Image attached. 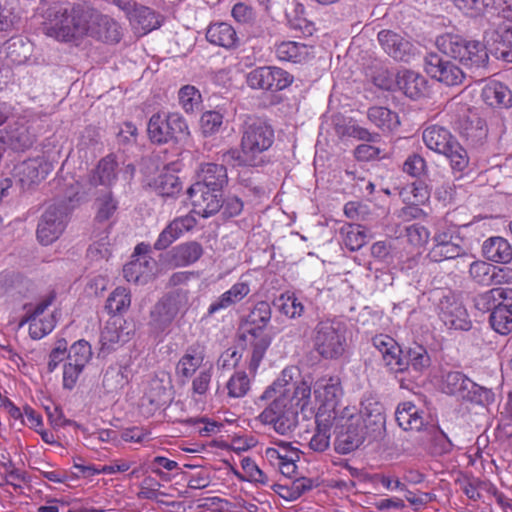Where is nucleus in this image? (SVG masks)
Segmentation results:
<instances>
[{
	"mask_svg": "<svg viewBox=\"0 0 512 512\" xmlns=\"http://www.w3.org/2000/svg\"><path fill=\"white\" fill-rule=\"evenodd\" d=\"M296 374L299 376L295 367L283 369L260 396V400L272 402L258 415V420L264 425H271L281 435L296 428L299 413L306 419L314 416L321 425H328L335 422L343 409L340 406L343 391L339 379H319L312 397L311 382L295 378Z\"/></svg>",
	"mask_w": 512,
	"mask_h": 512,
	"instance_id": "f257e3e1",
	"label": "nucleus"
},
{
	"mask_svg": "<svg viewBox=\"0 0 512 512\" xmlns=\"http://www.w3.org/2000/svg\"><path fill=\"white\" fill-rule=\"evenodd\" d=\"M45 33L64 42L86 35L107 43H117L121 39V28L114 19L71 2L55 7L54 18L46 24Z\"/></svg>",
	"mask_w": 512,
	"mask_h": 512,
	"instance_id": "f03ea898",
	"label": "nucleus"
},
{
	"mask_svg": "<svg viewBox=\"0 0 512 512\" xmlns=\"http://www.w3.org/2000/svg\"><path fill=\"white\" fill-rule=\"evenodd\" d=\"M272 310L266 301L255 304L241 326L239 345L245 352V364L249 374L254 377L271 345L272 336L267 331Z\"/></svg>",
	"mask_w": 512,
	"mask_h": 512,
	"instance_id": "7ed1b4c3",
	"label": "nucleus"
},
{
	"mask_svg": "<svg viewBox=\"0 0 512 512\" xmlns=\"http://www.w3.org/2000/svg\"><path fill=\"white\" fill-rule=\"evenodd\" d=\"M273 140V130L263 121L254 120L246 123L241 139V150L230 149L226 151L222 160L234 167L258 166L263 162V152L271 147Z\"/></svg>",
	"mask_w": 512,
	"mask_h": 512,
	"instance_id": "20e7f679",
	"label": "nucleus"
},
{
	"mask_svg": "<svg viewBox=\"0 0 512 512\" xmlns=\"http://www.w3.org/2000/svg\"><path fill=\"white\" fill-rule=\"evenodd\" d=\"M476 306L480 310L492 311L490 324L501 335L512 331V289L497 287L479 295Z\"/></svg>",
	"mask_w": 512,
	"mask_h": 512,
	"instance_id": "39448f33",
	"label": "nucleus"
},
{
	"mask_svg": "<svg viewBox=\"0 0 512 512\" xmlns=\"http://www.w3.org/2000/svg\"><path fill=\"white\" fill-rule=\"evenodd\" d=\"M436 45L442 53L459 60L466 67L480 68L488 62L487 50L479 41L447 33L436 39Z\"/></svg>",
	"mask_w": 512,
	"mask_h": 512,
	"instance_id": "423d86ee",
	"label": "nucleus"
},
{
	"mask_svg": "<svg viewBox=\"0 0 512 512\" xmlns=\"http://www.w3.org/2000/svg\"><path fill=\"white\" fill-rule=\"evenodd\" d=\"M147 132L153 143L165 144L170 141L186 143L190 129L185 118L178 112H157L148 122Z\"/></svg>",
	"mask_w": 512,
	"mask_h": 512,
	"instance_id": "0eeeda50",
	"label": "nucleus"
},
{
	"mask_svg": "<svg viewBox=\"0 0 512 512\" xmlns=\"http://www.w3.org/2000/svg\"><path fill=\"white\" fill-rule=\"evenodd\" d=\"M333 426L336 433L335 449L341 454L352 452L362 444L367 435H372L359 423L355 407H343Z\"/></svg>",
	"mask_w": 512,
	"mask_h": 512,
	"instance_id": "6e6552de",
	"label": "nucleus"
},
{
	"mask_svg": "<svg viewBox=\"0 0 512 512\" xmlns=\"http://www.w3.org/2000/svg\"><path fill=\"white\" fill-rule=\"evenodd\" d=\"M428 257L434 262H442L454 258H470V255L466 252L458 228L450 225L437 228Z\"/></svg>",
	"mask_w": 512,
	"mask_h": 512,
	"instance_id": "1a4fd4ad",
	"label": "nucleus"
},
{
	"mask_svg": "<svg viewBox=\"0 0 512 512\" xmlns=\"http://www.w3.org/2000/svg\"><path fill=\"white\" fill-rule=\"evenodd\" d=\"M346 343L343 325L336 320H323L315 328L314 346L324 358H336L344 352Z\"/></svg>",
	"mask_w": 512,
	"mask_h": 512,
	"instance_id": "9d476101",
	"label": "nucleus"
},
{
	"mask_svg": "<svg viewBox=\"0 0 512 512\" xmlns=\"http://www.w3.org/2000/svg\"><path fill=\"white\" fill-rule=\"evenodd\" d=\"M190 293L179 288L164 296L152 309L150 324L154 329L164 330L175 317L189 307Z\"/></svg>",
	"mask_w": 512,
	"mask_h": 512,
	"instance_id": "9b49d317",
	"label": "nucleus"
},
{
	"mask_svg": "<svg viewBox=\"0 0 512 512\" xmlns=\"http://www.w3.org/2000/svg\"><path fill=\"white\" fill-rule=\"evenodd\" d=\"M487 9L496 12L502 18L497 25L495 33L496 41L502 45L501 57L507 62H512V0H483Z\"/></svg>",
	"mask_w": 512,
	"mask_h": 512,
	"instance_id": "f8f14e48",
	"label": "nucleus"
},
{
	"mask_svg": "<svg viewBox=\"0 0 512 512\" xmlns=\"http://www.w3.org/2000/svg\"><path fill=\"white\" fill-rule=\"evenodd\" d=\"M293 76L276 66H262L246 75V83L252 89L280 91L293 82Z\"/></svg>",
	"mask_w": 512,
	"mask_h": 512,
	"instance_id": "ddd939ff",
	"label": "nucleus"
},
{
	"mask_svg": "<svg viewBox=\"0 0 512 512\" xmlns=\"http://www.w3.org/2000/svg\"><path fill=\"white\" fill-rule=\"evenodd\" d=\"M157 272V262L149 256V246L141 243L135 247L132 260L123 268L128 282L145 284L153 279Z\"/></svg>",
	"mask_w": 512,
	"mask_h": 512,
	"instance_id": "4468645a",
	"label": "nucleus"
},
{
	"mask_svg": "<svg viewBox=\"0 0 512 512\" xmlns=\"http://www.w3.org/2000/svg\"><path fill=\"white\" fill-rule=\"evenodd\" d=\"M57 311L51 308V300H44L28 310L24 322L29 324V334L33 339H41L48 335L56 326Z\"/></svg>",
	"mask_w": 512,
	"mask_h": 512,
	"instance_id": "2eb2a0df",
	"label": "nucleus"
},
{
	"mask_svg": "<svg viewBox=\"0 0 512 512\" xmlns=\"http://www.w3.org/2000/svg\"><path fill=\"white\" fill-rule=\"evenodd\" d=\"M69 209L63 205H52L42 215L38 224L37 237L44 245L54 242L63 233Z\"/></svg>",
	"mask_w": 512,
	"mask_h": 512,
	"instance_id": "dca6fc26",
	"label": "nucleus"
},
{
	"mask_svg": "<svg viewBox=\"0 0 512 512\" xmlns=\"http://www.w3.org/2000/svg\"><path fill=\"white\" fill-rule=\"evenodd\" d=\"M264 459L279 472L291 478L297 470L296 462L299 460L298 450L291 446L290 443L280 441L275 446L266 447L262 451Z\"/></svg>",
	"mask_w": 512,
	"mask_h": 512,
	"instance_id": "f3484780",
	"label": "nucleus"
},
{
	"mask_svg": "<svg viewBox=\"0 0 512 512\" xmlns=\"http://www.w3.org/2000/svg\"><path fill=\"white\" fill-rule=\"evenodd\" d=\"M192 212L203 218L216 214L223 205L222 192L214 191L200 184H193L188 189Z\"/></svg>",
	"mask_w": 512,
	"mask_h": 512,
	"instance_id": "a211bd4d",
	"label": "nucleus"
},
{
	"mask_svg": "<svg viewBox=\"0 0 512 512\" xmlns=\"http://www.w3.org/2000/svg\"><path fill=\"white\" fill-rule=\"evenodd\" d=\"M425 70L433 79L447 85L457 86L465 79L463 70L453 61L430 55L426 58Z\"/></svg>",
	"mask_w": 512,
	"mask_h": 512,
	"instance_id": "6ab92c4d",
	"label": "nucleus"
},
{
	"mask_svg": "<svg viewBox=\"0 0 512 512\" xmlns=\"http://www.w3.org/2000/svg\"><path fill=\"white\" fill-rule=\"evenodd\" d=\"M438 315L449 329L468 330L471 326L467 310L454 296H444L438 305Z\"/></svg>",
	"mask_w": 512,
	"mask_h": 512,
	"instance_id": "aec40b11",
	"label": "nucleus"
},
{
	"mask_svg": "<svg viewBox=\"0 0 512 512\" xmlns=\"http://www.w3.org/2000/svg\"><path fill=\"white\" fill-rule=\"evenodd\" d=\"M131 336L132 329L128 322L123 318L113 317L106 322L101 332V350L110 352L128 342Z\"/></svg>",
	"mask_w": 512,
	"mask_h": 512,
	"instance_id": "412c9836",
	"label": "nucleus"
},
{
	"mask_svg": "<svg viewBox=\"0 0 512 512\" xmlns=\"http://www.w3.org/2000/svg\"><path fill=\"white\" fill-rule=\"evenodd\" d=\"M52 165L44 157L29 159L18 164L14 175L23 188L38 184L51 172Z\"/></svg>",
	"mask_w": 512,
	"mask_h": 512,
	"instance_id": "4be33fe9",
	"label": "nucleus"
},
{
	"mask_svg": "<svg viewBox=\"0 0 512 512\" xmlns=\"http://www.w3.org/2000/svg\"><path fill=\"white\" fill-rule=\"evenodd\" d=\"M371 434H380L385 426V414L383 405L374 397H365L360 408L357 409V418Z\"/></svg>",
	"mask_w": 512,
	"mask_h": 512,
	"instance_id": "5701e85b",
	"label": "nucleus"
},
{
	"mask_svg": "<svg viewBox=\"0 0 512 512\" xmlns=\"http://www.w3.org/2000/svg\"><path fill=\"white\" fill-rule=\"evenodd\" d=\"M395 418L399 427L405 431L434 430V426L428 423L426 413L412 402L400 403L395 411Z\"/></svg>",
	"mask_w": 512,
	"mask_h": 512,
	"instance_id": "b1692460",
	"label": "nucleus"
},
{
	"mask_svg": "<svg viewBox=\"0 0 512 512\" xmlns=\"http://www.w3.org/2000/svg\"><path fill=\"white\" fill-rule=\"evenodd\" d=\"M373 345L381 353L385 365L395 373L405 371L404 352L398 343L388 335H377L373 338Z\"/></svg>",
	"mask_w": 512,
	"mask_h": 512,
	"instance_id": "393cba45",
	"label": "nucleus"
},
{
	"mask_svg": "<svg viewBox=\"0 0 512 512\" xmlns=\"http://www.w3.org/2000/svg\"><path fill=\"white\" fill-rule=\"evenodd\" d=\"M378 41L384 51L395 60L405 61L413 52V44L408 39L390 30L380 31Z\"/></svg>",
	"mask_w": 512,
	"mask_h": 512,
	"instance_id": "a878e982",
	"label": "nucleus"
},
{
	"mask_svg": "<svg viewBox=\"0 0 512 512\" xmlns=\"http://www.w3.org/2000/svg\"><path fill=\"white\" fill-rule=\"evenodd\" d=\"M196 225V219L193 215L187 214L182 217H178L170 222L165 229L159 234L158 239L154 243V247L157 250L166 249L185 232L190 231Z\"/></svg>",
	"mask_w": 512,
	"mask_h": 512,
	"instance_id": "bb28decb",
	"label": "nucleus"
},
{
	"mask_svg": "<svg viewBox=\"0 0 512 512\" xmlns=\"http://www.w3.org/2000/svg\"><path fill=\"white\" fill-rule=\"evenodd\" d=\"M168 386V377L164 373H162L161 376L155 375L151 377L144 384L141 405H149L152 407V410L165 403L167 398Z\"/></svg>",
	"mask_w": 512,
	"mask_h": 512,
	"instance_id": "cd10ccee",
	"label": "nucleus"
},
{
	"mask_svg": "<svg viewBox=\"0 0 512 512\" xmlns=\"http://www.w3.org/2000/svg\"><path fill=\"white\" fill-rule=\"evenodd\" d=\"M400 196L404 203L410 205L401 210L400 216L406 217L409 215L416 218L421 212L417 206L424 204L429 199V191L422 183H412L401 190Z\"/></svg>",
	"mask_w": 512,
	"mask_h": 512,
	"instance_id": "c85d7f7f",
	"label": "nucleus"
},
{
	"mask_svg": "<svg viewBox=\"0 0 512 512\" xmlns=\"http://www.w3.org/2000/svg\"><path fill=\"white\" fill-rule=\"evenodd\" d=\"M398 88L409 98L419 99L427 92L426 78L412 70H400L396 76Z\"/></svg>",
	"mask_w": 512,
	"mask_h": 512,
	"instance_id": "c756f323",
	"label": "nucleus"
},
{
	"mask_svg": "<svg viewBox=\"0 0 512 512\" xmlns=\"http://www.w3.org/2000/svg\"><path fill=\"white\" fill-rule=\"evenodd\" d=\"M227 183V171L223 165L215 163L202 164L197 173V181L194 184L204 186L214 191L222 192Z\"/></svg>",
	"mask_w": 512,
	"mask_h": 512,
	"instance_id": "7c9ffc66",
	"label": "nucleus"
},
{
	"mask_svg": "<svg viewBox=\"0 0 512 512\" xmlns=\"http://www.w3.org/2000/svg\"><path fill=\"white\" fill-rule=\"evenodd\" d=\"M422 139L428 149L442 155L457 141L446 128L438 125L425 128Z\"/></svg>",
	"mask_w": 512,
	"mask_h": 512,
	"instance_id": "2f4dec72",
	"label": "nucleus"
},
{
	"mask_svg": "<svg viewBox=\"0 0 512 512\" xmlns=\"http://www.w3.org/2000/svg\"><path fill=\"white\" fill-rule=\"evenodd\" d=\"M204 359L203 347L200 345L190 346L177 363V375L185 379L191 378L198 369L208 367L204 364Z\"/></svg>",
	"mask_w": 512,
	"mask_h": 512,
	"instance_id": "473e14b6",
	"label": "nucleus"
},
{
	"mask_svg": "<svg viewBox=\"0 0 512 512\" xmlns=\"http://www.w3.org/2000/svg\"><path fill=\"white\" fill-rule=\"evenodd\" d=\"M483 101L492 107H510L512 105V92L503 83L489 80L482 89Z\"/></svg>",
	"mask_w": 512,
	"mask_h": 512,
	"instance_id": "72a5a7b5",
	"label": "nucleus"
},
{
	"mask_svg": "<svg viewBox=\"0 0 512 512\" xmlns=\"http://www.w3.org/2000/svg\"><path fill=\"white\" fill-rule=\"evenodd\" d=\"M207 40L214 45L231 49L238 44V36L235 29L228 23L211 24L206 32Z\"/></svg>",
	"mask_w": 512,
	"mask_h": 512,
	"instance_id": "f704fd0d",
	"label": "nucleus"
},
{
	"mask_svg": "<svg viewBox=\"0 0 512 512\" xmlns=\"http://www.w3.org/2000/svg\"><path fill=\"white\" fill-rule=\"evenodd\" d=\"M249 292L250 286L248 283L242 281L235 283L229 290L224 292L210 304L208 313L214 314L220 310L227 309L228 307L243 300Z\"/></svg>",
	"mask_w": 512,
	"mask_h": 512,
	"instance_id": "c9c22d12",
	"label": "nucleus"
},
{
	"mask_svg": "<svg viewBox=\"0 0 512 512\" xmlns=\"http://www.w3.org/2000/svg\"><path fill=\"white\" fill-rule=\"evenodd\" d=\"M130 369L127 362L111 364L105 371L103 385L108 392L123 389L130 381Z\"/></svg>",
	"mask_w": 512,
	"mask_h": 512,
	"instance_id": "e433bc0d",
	"label": "nucleus"
},
{
	"mask_svg": "<svg viewBox=\"0 0 512 512\" xmlns=\"http://www.w3.org/2000/svg\"><path fill=\"white\" fill-rule=\"evenodd\" d=\"M483 254L486 259L496 263H507L512 259V248L502 237H491L483 243Z\"/></svg>",
	"mask_w": 512,
	"mask_h": 512,
	"instance_id": "4c0bfd02",
	"label": "nucleus"
},
{
	"mask_svg": "<svg viewBox=\"0 0 512 512\" xmlns=\"http://www.w3.org/2000/svg\"><path fill=\"white\" fill-rule=\"evenodd\" d=\"M275 54L280 61L301 63L310 57L311 48L302 43L284 41L276 46Z\"/></svg>",
	"mask_w": 512,
	"mask_h": 512,
	"instance_id": "58836bf2",
	"label": "nucleus"
},
{
	"mask_svg": "<svg viewBox=\"0 0 512 512\" xmlns=\"http://www.w3.org/2000/svg\"><path fill=\"white\" fill-rule=\"evenodd\" d=\"M469 387H473V381L461 372H449L442 380L441 389L444 393L464 399Z\"/></svg>",
	"mask_w": 512,
	"mask_h": 512,
	"instance_id": "ea45409f",
	"label": "nucleus"
},
{
	"mask_svg": "<svg viewBox=\"0 0 512 512\" xmlns=\"http://www.w3.org/2000/svg\"><path fill=\"white\" fill-rule=\"evenodd\" d=\"M202 247L196 242H189L175 247L171 251L170 262L177 267H185L196 262L202 255Z\"/></svg>",
	"mask_w": 512,
	"mask_h": 512,
	"instance_id": "a19ab883",
	"label": "nucleus"
},
{
	"mask_svg": "<svg viewBox=\"0 0 512 512\" xmlns=\"http://www.w3.org/2000/svg\"><path fill=\"white\" fill-rule=\"evenodd\" d=\"M405 371H413L418 377L430 365V357L423 346L410 347L404 354Z\"/></svg>",
	"mask_w": 512,
	"mask_h": 512,
	"instance_id": "79ce46f5",
	"label": "nucleus"
},
{
	"mask_svg": "<svg viewBox=\"0 0 512 512\" xmlns=\"http://www.w3.org/2000/svg\"><path fill=\"white\" fill-rule=\"evenodd\" d=\"M0 142L15 150H23L33 143V136L24 125L11 130L0 131Z\"/></svg>",
	"mask_w": 512,
	"mask_h": 512,
	"instance_id": "37998d69",
	"label": "nucleus"
},
{
	"mask_svg": "<svg viewBox=\"0 0 512 512\" xmlns=\"http://www.w3.org/2000/svg\"><path fill=\"white\" fill-rule=\"evenodd\" d=\"M116 169H117V163L113 156H107V157L103 158L99 162L92 178L90 179V185L91 186L102 185L105 187H110L111 185H113V183L116 180V177H117Z\"/></svg>",
	"mask_w": 512,
	"mask_h": 512,
	"instance_id": "c03bdc74",
	"label": "nucleus"
},
{
	"mask_svg": "<svg viewBox=\"0 0 512 512\" xmlns=\"http://www.w3.org/2000/svg\"><path fill=\"white\" fill-rule=\"evenodd\" d=\"M369 120L383 132H391L400 125L397 113L386 107H372L368 111Z\"/></svg>",
	"mask_w": 512,
	"mask_h": 512,
	"instance_id": "a18cd8bd",
	"label": "nucleus"
},
{
	"mask_svg": "<svg viewBox=\"0 0 512 512\" xmlns=\"http://www.w3.org/2000/svg\"><path fill=\"white\" fill-rule=\"evenodd\" d=\"M344 245L351 251H356L362 248L368 238L369 234L365 227L361 225L349 224L341 228Z\"/></svg>",
	"mask_w": 512,
	"mask_h": 512,
	"instance_id": "49530a36",
	"label": "nucleus"
},
{
	"mask_svg": "<svg viewBox=\"0 0 512 512\" xmlns=\"http://www.w3.org/2000/svg\"><path fill=\"white\" fill-rule=\"evenodd\" d=\"M312 482L305 477L297 478L286 484L276 485V493L287 501L298 499L305 491L311 489Z\"/></svg>",
	"mask_w": 512,
	"mask_h": 512,
	"instance_id": "de8ad7c7",
	"label": "nucleus"
},
{
	"mask_svg": "<svg viewBox=\"0 0 512 512\" xmlns=\"http://www.w3.org/2000/svg\"><path fill=\"white\" fill-rule=\"evenodd\" d=\"M155 188L164 197H174L180 193L182 186L178 176L166 168L157 177Z\"/></svg>",
	"mask_w": 512,
	"mask_h": 512,
	"instance_id": "09e8293b",
	"label": "nucleus"
},
{
	"mask_svg": "<svg viewBox=\"0 0 512 512\" xmlns=\"http://www.w3.org/2000/svg\"><path fill=\"white\" fill-rule=\"evenodd\" d=\"M251 378L245 371H236L226 383L227 394L231 398L245 397L251 388Z\"/></svg>",
	"mask_w": 512,
	"mask_h": 512,
	"instance_id": "8fccbe9b",
	"label": "nucleus"
},
{
	"mask_svg": "<svg viewBox=\"0 0 512 512\" xmlns=\"http://www.w3.org/2000/svg\"><path fill=\"white\" fill-rule=\"evenodd\" d=\"M131 305L130 291L124 287H117L108 297L105 308L111 314L126 312Z\"/></svg>",
	"mask_w": 512,
	"mask_h": 512,
	"instance_id": "3c124183",
	"label": "nucleus"
},
{
	"mask_svg": "<svg viewBox=\"0 0 512 512\" xmlns=\"http://www.w3.org/2000/svg\"><path fill=\"white\" fill-rule=\"evenodd\" d=\"M179 105L187 113H194L199 110L202 103V96L199 90L192 85H185L178 92Z\"/></svg>",
	"mask_w": 512,
	"mask_h": 512,
	"instance_id": "603ef678",
	"label": "nucleus"
},
{
	"mask_svg": "<svg viewBox=\"0 0 512 512\" xmlns=\"http://www.w3.org/2000/svg\"><path fill=\"white\" fill-rule=\"evenodd\" d=\"M278 307L285 316L295 319L304 313V304L295 293H284L278 298Z\"/></svg>",
	"mask_w": 512,
	"mask_h": 512,
	"instance_id": "864d4df0",
	"label": "nucleus"
},
{
	"mask_svg": "<svg viewBox=\"0 0 512 512\" xmlns=\"http://www.w3.org/2000/svg\"><path fill=\"white\" fill-rule=\"evenodd\" d=\"M494 266L484 261H473L469 264L472 279L481 285H490L494 281Z\"/></svg>",
	"mask_w": 512,
	"mask_h": 512,
	"instance_id": "5fc2aeb1",
	"label": "nucleus"
},
{
	"mask_svg": "<svg viewBox=\"0 0 512 512\" xmlns=\"http://www.w3.org/2000/svg\"><path fill=\"white\" fill-rule=\"evenodd\" d=\"M96 221L105 222L109 220L117 210L118 203L110 192L96 199Z\"/></svg>",
	"mask_w": 512,
	"mask_h": 512,
	"instance_id": "6e6d98bb",
	"label": "nucleus"
},
{
	"mask_svg": "<svg viewBox=\"0 0 512 512\" xmlns=\"http://www.w3.org/2000/svg\"><path fill=\"white\" fill-rule=\"evenodd\" d=\"M450 161L451 168L454 172H464L468 167L469 158L466 150L456 141L451 148L443 154Z\"/></svg>",
	"mask_w": 512,
	"mask_h": 512,
	"instance_id": "4d7b16f0",
	"label": "nucleus"
},
{
	"mask_svg": "<svg viewBox=\"0 0 512 512\" xmlns=\"http://www.w3.org/2000/svg\"><path fill=\"white\" fill-rule=\"evenodd\" d=\"M223 124V115L219 111H206L200 118V129L204 136L218 133Z\"/></svg>",
	"mask_w": 512,
	"mask_h": 512,
	"instance_id": "13d9d810",
	"label": "nucleus"
},
{
	"mask_svg": "<svg viewBox=\"0 0 512 512\" xmlns=\"http://www.w3.org/2000/svg\"><path fill=\"white\" fill-rule=\"evenodd\" d=\"M92 357L91 345L86 340L76 341L69 350L68 361L85 367Z\"/></svg>",
	"mask_w": 512,
	"mask_h": 512,
	"instance_id": "bf43d9fd",
	"label": "nucleus"
},
{
	"mask_svg": "<svg viewBox=\"0 0 512 512\" xmlns=\"http://www.w3.org/2000/svg\"><path fill=\"white\" fill-rule=\"evenodd\" d=\"M317 429L309 442V447L315 452H324L330 446V428L334 423L321 425L317 420Z\"/></svg>",
	"mask_w": 512,
	"mask_h": 512,
	"instance_id": "052dcab7",
	"label": "nucleus"
},
{
	"mask_svg": "<svg viewBox=\"0 0 512 512\" xmlns=\"http://www.w3.org/2000/svg\"><path fill=\"white\" fill-rule=\"evenodd\" d=\"M111 255V244L108 234L102 233L97 239L93 241L88 249V256L91 260L98 261L101 259H108Z\"/></svg>",
	"mask_w": 512,
	"mask_h": 512,
	"instance_id": "680f3d73",
	"label": "nucleus"
},
{
	"mask_svg": "<svg viewBox=\"0 0 512 512\" xmlns=\"http://www.w3.org/2000/svg\"><path fill=\"white\" fill-rule=\"evenodd\" d=\"M406 237L408 242L416 247H424L430 238L429 230L420 224H412L406 228Z\"/></svg>",
	"mask_w": 512,
	"mask_h": 512,
	"instance_id": "e2e57ef3",
	"label": "nucleus"
},
{
	"mask_svg": "<svg viewBox=\"0 0 512 512\" xmlns=\"http://www.w3.org/2000/svg\"><path fill=\"white\" fill-rule=\"evenodd\" d=\"M463 400L485 406L494 401V393L492 390L473 382V387H469L467 396Z\"/></svg>",
	"mask_w": 512,
	"mask_h": 512,
	"instance_id": "0e129e2a",
	"label": "nucleus"
},
{
	"mask_svg": "<svg viewBox=\"0 0 512 512\" xmlns=\"http://www.w3.org/2000/svg\"><path fill=\"white\" fill-rule=\"evenodd\" d=\"M132 18L136 20L139 25H141V28L145 33L157 28L159 25L154 11L148 7H140L135 9Z\"/></svg>",
	"mask_w": 512,
	"mask_h": 512,
	"instance_id": "69168bd1",
	"label": "nucleus"
},
{
	"mask_svg": "<svg viewBox=\"0 0 512 512\" xmlns=\"http://www.w3.org/2000/svg\"><path fill=\"white\" fill-rule=\"evenodd\" d=\"M147 466L152 473L158 475L161 479L166 480L167 474L164 470L173 471L178 468V463L164 456H156L147 462Z\"/></svg>",
	"mask_w": 512,
	"mask_h": 512,
	"instance_id": "338daca9",
	"label": "nucleus"
},
{
	"mask_svg": "<svg viewBox=\"0 0 512 512\" xmlns=\"http://www.w3.org/2000/svg\"><path fill=\"white\" fill-rule=\"evenodd\" d=\"M212 378V365L203 368L192 381V392L197 395H205L209 390Z\"/></svg>",
	"mask_w": 512,
	"mask_h": 512,
	"instance_id": "774afa93",
	"label": "nucleus"
}]
</instances>
